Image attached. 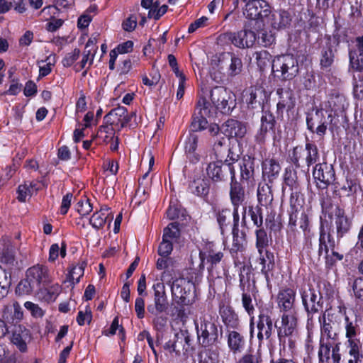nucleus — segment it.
Here are the masks:
<instances>
[{"instance_id":"1","label":"nucleus","mask_w":363,"mask_h":363,"mask_svg":"<svg viewBox=\"0 0 363 363\" xmlns=\"http://www.w3.org/2000/svg\"><path fill=\"white\" fill-rule=\"evenodd\" d=\"M228 152L227 158L224 161V164L228 167L231 175L230 196L232 204L233 205V230L238 228L239 221L238 207L244 205L245 199V191L241 184L235 179V169L234 164L238 162V155L232 153L230 149H227Z\"/></svg>"},{"instance_id":"2","label":"nucleus","mask_w":363,"mask_h":363,"mask_svg":"<svg viewBox=\"0 0 363 363\" xmlns=\"http://www.w3.org/2000/svg\"><path fill=\"white\" fill-rule=\"evenodd\" d=\"M197 335L201 345L208 347L215 345L221 335L215 320L208 314H204L194 320Z\"/></svg>"},{"instance_id":"3","label":"nucleus","mask_w":363,"mask_h":363,"mask_svg":"<svg viewBox=\"0 0 363 363\" xmlns=\"http://www.w3.org/2000/svg\"><path fill=\"white\" fill-rule=\"evenodd\" d=\"M272 70L281 79H292L299 71L298 60L293 55H278L272 61Z\"/></svg>"},{"instance_id":"4","label":"nucleus","mask_w":363,"mask_h":363,"mask_svg":"<svg viewBox=\"0 0 363 363\" xmlns=\"http://www.w3.org/2000/svg\"><path fill=\"white\" fill-rule=\"evenodd\" d=\"M257 37L255 32L244 29L237 33H227L219 35L218 43L223 45L224 43L231 42L239 48H252Z\"/></svg>"},{"instance_id":"5","label":"nucleus","mask_w":363,"mask_h":363,"mask_svg":"<svg viewBox=\"0 0 363 363\" xmlns=\"http://www.w3.org/2000/svg\"><path fill=\"white\" fill-rule=\"evenodd\" d=\"M210 97L215 108L223 113H230L235 106L234 95L223 86L214 87L211 91Z\"/></svg>"},{"instance_id":"6","label":"nucleus","mask_w":363,"mask_h":363,"mask_svg":"<svg viewBox=\"0 0 363 363\" xmlns=\"http://www.w3.org/2000/svg\"><path fill=\"white\" fill-rule=\"evenodd\" d=\"M215 65L221 69L226 67L228 76L238 75L242 69V60L233 52H223L211 60V65Z\"/></svg>"},{"instance_id":"7","label":"nucleus","mask_w":363,"mask_h":363,"mask_svg":"<svg viewBox=\"0 0 363 363\" xmlns=\"http://www.w3.org/2000/svg\"><path fill=\"white\" fill-rule=\"evenodd\" d=\"M246 2L244 15L247 18L256 21L260 28L267 15L269 5L264 0H244Z\"/></svg>"},{"instance_id":"8","label":"nucleus","mask_w":363,"mask_h":363,"mask_svg":"<svg viewBox=\"0 0 363 363\" xmlns=\"http://www.w3.org/2000/svg\"><path fill=\"white\" fill-rule=\"evenodd\" d=\"M152 288L154 290L153 303L147 306V312L151 315H157V313L166 312L169 308V303L165 292L164 284L159 281L155 283Z\"/></svg>"},{"instance_id":"9","label":"nucleus","mask_w":363,"mask_h":363,"mask_svg":"<svg viewBox=\"0 0 363 363\" xmlns=\"http://www.w3.org/2000/svg\"><path fill=\"white\" fill-rule=\"evenodd\" d=\"M194 288L191 281L184 278L176 279L171 286L174 300L181 306L188 305L190 302L188 295Z\"/></svg>"},{"instance_id":"10","label":"nucleus","mask_w":363,"mask_h":363,"mask_svg":"<svg viewBox=\"0 0 363 363\" xmlns=\"http://www.w3.org/2000/svg\"><path fill=\"white\" fill-rule=\"evenodd\" d=\"M313 176L316 186L320 189H325L335 180V171L332 164L323 162L315 165Z\"/></svg>"},{"instance_id":"11","label":"nucleus","mask_w":363,"mask_h":363,"mask_svg":"<svg viewBox=\"0 0 363 363\" xmlns=\"http://www.w3.org/2000/svg\"><path fill=\"white\" fill-rule=\"evenodd\" d=\"M301 295L309 320L311 319V315L318 313L322 309L320 293L308 286L301 289Z\"/></svg>"},{"instance_id":"12","label":"nucleus","mask_w":363,"mask_h":363,"mask_svg":"<svg viewBox=\"0 0 363 363\" xmlns=\"http://www.w3.org/2000/svg\"><path fill=\"white\" fill-rule=\"evenodd\" d=\"M262 23L263 27L281 30L287 28L291 23V15L286 11H271L269 9Z\"/></svg>"},{"instance_id":"13","label":"nucleus","mask_w":363,"mask_h":363,"mask_svg":"<svg viewBox=\"0 0 363 363\" xmlns=\"http://www.w3.org/2000/svg\"><path fill=\"white\" fill-rule=\"evenodd\" d=\"M332 114L329 113L326 118L323 109H316L307 117L306 122L308 128L311 131L314 132V128L317 125L315 132L317 135L323 136L326 133L328 121H332Z\"/></svg>"},{"instance_id":"14","label":"nucleus","mask_w":363,"mask_h":363,"mask_svg":"<svg viewBox=\"0 0 363 363\" xmlns=\"http://www.w3.org/2000/svg\"><path fill=\"white\" fill-rule=\"evenodd\" d=\"M280 341H284L286 337L293 336L297 327V320L294 312L284 313L280 322L275 323Z\"/></svg>"},{"instance_id":"15","label":"nucleus","mask_w":363,"mask_h":363,"mask_svg":"<svg viewBox=\"0 0 363 363\" xmlns=\"http://www.w3.org/2000/svg\"><path fill=\"white\" fill-rule=\"evenodd\" d=\"M26 277L33 286H35L38 289L42 284H47L52 280L48 267L40 264L30 267L26 272Z\"/></svg>"},{"instance_id":"16","label":"nucleus","mask_w":363,"mask_h":363,"mask_svg":"<svg viewBox=\"0 0 363 363\" xmlns=\"http://www.w3.org/2000/svg\"><path fill=\"white\" fill-rule=\"evenodd\" d=\"M320 324V338L327 340L337 342L339 330L337 323L333 320L330 313L325 312L319 317Z\"/></svg>"},{"instance_id":"17","label":"nucleus","mask_w":363,"mask_h":363,"mask_svg":"<svg viewBox=\"0 0 363 363\" xmlns=\"http://www.w3.org/2000/svg\"><path fill=\"white\" fill-rule=\"evenodd\" d=\"M240 170V180L243 184L249 188L255 186V160L250 156H244L239 163Z\"/></svg>"},{"instance_id":"18","label":"nucleus","mask_w":363,"mask_h":363,"mask_svg":"<svg viewBox=\"0 0 363 363\" xmlns=\"http://www.w3.org/2000/svg\"><path fill=\"white\" fill-rule=\"evenodd\" d=\"M220 131L228 138L237 140L245 137L247 133L245 123L235 119H228L220 126Z\"/></svg>"},{"instance_id":"19","label":"nucleus","mask_w":363,"mask_h":363,"mask_svg":"<svg viewBox=\"0 0 363 363\" xmlns=\"http://www.w3.org/2000/svg\"><path fill=\"white\" fill-rule=\"evenodd\" d=\"M196 110L199 116H194L191 123V128L194 131H201L207 128L208 121L206 118L210 110L208 107V102L205 98L201 97L196 106Z\"/></svg>"},{"instance_id":"20","label":"nucleus","mask_w":363,"mask_h":363,"mask_svg":"<svg viewBox=\"0 0 363 363\" xmlns=\"http://www.w3.org/2000/svg\"><path fill=\"white\" fill-rule=\"evenodd\" d=\"M331 222L335 226L337 236L342 238L350 228L351 221L347 217L343 209L336 207L331 213Z\"/></svg>"},{"instance_id":"21","label":"nucleus","mask_w":363,"mask_h":363,"mask_svg":"<svg viewBox=\"0 0 363 363\" xmlns=\"http://www.w3.org/2000/svg\"><path fill=\"white\" fill-rule=\"evenodd\" d=\"M302 152H306V162L308 166L316 162L319 158L318 150L315 145L311 144L310 143H307L306 144L305 149H302V147H296L294 149L292 161L296 164V166L298 167L300 155Z\"/></svg>"},{"instance_id":"22","label":"nucleus","mask_w":363,"mask_h":363,"mask_svg":"<svg viewBox=\"0 0 363 363\" xmlns=\"http://www.w3.org/2000/svg\"><path fill=\"white\" fill-rule=\"evenodd\" d=\"M279 101L277 105V111L282 113L284 111H289L295 106V97L290 87H281L277 90Z\"/></svg>"},{"instance_id":"23","label":"nucleus","mask_w":363,"mask_h":363,"mask_svg":"<svg viewBox=\"0 0 363 363\" xmlns=\"http://www.w3.org/2000/svg\"><path fill=\"white\" fill-rule=\"evenodd\" d=\"M296 299V291L290 288L279 291L277 297L278 306L286 313L294 312V306Z\"/></svg>"},{"instance_id":"24","label":"nucleus","mask_w":363,"mask_h":363,"mask_svg":"<svg viewBox=\"0 0 363 363\" xmlns=\"http://www.w3.org/2000/svg\"><path fill=\"white\" fill-rule=\"evenodd\" d=\"M126 118L127 109L123 106H118L105 116L104 121L106 123L120 125L121 127H123L130 122V119Z\"/></svg>"},{"instance_id":"25","label":"nucleus","mask_w":363,"mask_h":363,"mask_svg":"<svg viewBox=\"0 0 363 363\" xmlns=\"http://www.w3.org/2000/svg\"><path fill=\"white\" fill-rule=\"evenodd\" d=\"M274 125V116L269 112H264L261 118V127L256 135V140L259 143H264L267 133L273 130Z\"/></svg>"},{"instance_id":"26","label":"nucleus","mask_w":363,"mask_h":363,"mask_svg":"<svg viewBox=\"0 0 363 363\" xmlns=\"http://www.w3.org/2000/svg\"><path fill=\"white\" fill-rule=\"evenodd\" d=\"M112 219L113 216L110 208L105 206L101 207L99 211L92 215L89 223L94 228L99 230L102 228L107 222L110 223Z\"/></svg>"},{"instance_id":"27","label":"nucleus","mask_w":363,"mask_h":363,"mask_svg":"<svg viewBox=\"0 0 363 363\" xmlns=\"http://www.w3.org/2000/svg\"><path fill=\"white\" fill-rule=\"evenodd\" d=\"M30 337L29 330L22 325H16L13 331L11 342L21 351H26V341Z\"/></svg>"},{"instance_id":"28","label":"nucleus","mask_w":363,"mask_h":363,"mask_svg":"<svg viewBox=\"0 0 363 363\" xmlns=\"http://www.w3.org/2000/svg\"><path fill=\"white\" fill-rule=\"evenodd\" d=\"M97 49L98 48H94L93 49L84 50L81 60L76 62L74 66V69L77 72L84 70L82 75L85 76L86 74L87 70L93 64Z\"/></svg>"},{"instance_id":"29","label":"nucleus","mask_w":363,"mask_h":363,"mask_svg":"<svg viewBox=\"0 0 363 363\" xmlns=\"http://www.w3.org/2000/svg\"><path fill=\"white\" fill-rule=\"evenodd\" d=\"M257 337L259 340L269 338L274 330L273 321L268 315L261 314L257 323Z\"/></svg>"},{"instance_id":"30","label":"nucleus","mask_w":363,"mask_h":363,"mask_svg":"<svg viewBox=\"0 0 363 363\" xmlns=\"http://www.w3.org/2000/svg\"><path fill=\"white\" fill-rule=\"evenodd\" d=\"M39 189V184L35 182H26L18 188V200L25 202Z\"/></svg>"},{"instance_id":"31","label":"nucleus","mask_w":363,"mask_h":363,"mask_svg":"<svg viewBox=\"0 0 363 363\" xmlns=\"http://www.w3.org/2000/svg\"><path fill=\"white\" fill-rule=\"evenodd\" d=\"M262 174L264 177H267L269 181L275 179L281 169V167L278 162L274 159L267 158L262 162Z\"/></svg>"},{"instance_id":"32","label":"nucleus","mask_w":363,"mask_h":363,"mask_svg":"<svg viewBox=\"0 0 363 363\" xmlns=\"http://www.w3.org/2000/svg\"><path fill=\"white\" fill-rule=\"evenodd\" d=\"M327 106L330 109L331 112H334L335 114H337L347 108L348 103L343 94H333L330 96Z\"/></svg>"},{"instance_id":"33","label":"nucleus","mask_w":363,"mask_h":363,"mask_svg":"<svg viewBox=\"0 0 363 363\" xmlns=\"http://www.w3.org/2000/svg\"><path fill=\"white\" fill-rule=\"evenodd\" d=\"M189 189L192 194L198 196H205L209 191L208 182L201 178L194 179L190 184Z\"/></svg>"},{"instance_id":"34","label":"nucleus","mask_w":363,"mask_h":363,"mask_svg":"<svg viewBox=\"0 0 363 363\" xmlns=\"http://www.w3.org/2000/svg\"><path fill=\"white\" fill-rule=\"evenodd\" d=\"M228 345L234 353L240 352L244 348L245 340L243 337L236 331H232L228 335Z\"/></svg>"},{"instance_id":"35","label":"nucleus","mask_w":363,"mask_h":363,"mask_svg":"<svg viewBox=\"0 0 363 363\" xmlns=\"http://www.w3.org/2000/svg\"><path fill=\"white\" fill-rule=\"evenodd\" d=\"M346 345L349 349V354L355 359L356 363H361L362 354L360 352L362 343L359 338L347 339Z\"/></svg>"},{"instance_id":"36","label":"nucleus","mask_w":363,"mask_h":363,"mask_svg":"<svg viewBox=\"0 0 363 363\" xmlns=\"http://www.w3.org/2000/svg\"><path fill=\"white\" fill-rule=\"evenodd\" d=\"M257 198L260 205L267 206L273 201L270 186L267 184H259L257 189Z\"/></svg>"},{"instance_id":"37","label":"nucleus","mask_w":363,"mask_h":363,"mask_svg":"<svg viewBox=\"0 0 363 363\" xmlns=\"http://www.w3.org/2000/svg\"><path fill=\"white\" fill-rule=\"evenodd\" d=\"M337 342L320 338L318 358L320 362H328L330 359V350H333L334 345Z\"/></svg>"},{"instance_id":"38","label":"nucleus","mask_w":363,"mask_h":363,"mask_svg":"<svg viewBox=\"0 0 363 363\" xmlns=\"http://www.w3.org/2000/svg\"><path fill=\"white\" fill-rule=\"evenodd\" d=\"M221 160L211 162L207 167V174L213 181H220L224 177Z\"/></svg>"},{"instance_id":"39","label":"nucleus","mask_w":363,"mask_h":363,"mask_svg":"<svg viewBox=\"0 0 363 363\" xmlns=\"http://www.w3.org/2000/svg\"><path fill=\"white\" fill-rule=\"evenodd\" d=\"M189 346V337L184 333H177L174 340V352L179 355L182 352L187 351Z\"/></svg>"},{"instance_id":"40","label":"nucleus","mask_w":363,"mask_h":363,"mask_svg":"<svg viewBox=\"0 0 363 363\" xmlns=\"http://www.w3.org/2000/svg\"><path fill=\"white\" fill-rule=\"evenodd\" d=\"M242 306L245 308V311L248 313V315L251 317L250 318V335L251 337H252L253 334V320H254V312H255V307L252 303V299L250 296V294L247 293H243L242 295Z\"/></svg>"},{"instance_id":"41","label":"nucleus","mask_w":363,"mask_h":363,"mask_svg":"<svg viewBox=\"0 0 363 363\" xmlns=\"http://www.w3.org/2000/svg\"><path fill=\"white\" fill-rule=\"evenodd\" d=\"M113 125L114 124L106 123V125H101L99 128L98 137L106 143L113 141L116 138Z\"/></svg>"},{"instance_id":"42","label":"nucleus","mask_w":363,"mask_h":363,"mask_svg":"<svg viewBox=\"0 0 363 363\" xmlns=\"http://www.w3.org/2000/svg\"><path fill=\"white\" fill-rule=\"evenodd\" d=\"M274 255L268 251H264L259 254V262L261 264V272L267 275V272L270 271L274 265Z\"/></svg>"},{"instance_id":"43","label":"nucleus","mask_w":363,"mask_h":363,"mask_svg":"<svg viewBox=\"0 0 363 363\" xmlns=\"http://www.w3.org/2000/svg\"><path fill=\"white\" fill-rule=\"evenodd\" d=\"M330 236L328 234L321 231L319 238V255H324L326 258L328 256L329 248L334 247V242L330 240Z\"/></svg>"},{"instance_id":"44","label":"nucleus","mask_w":363,"mask_h":363,"mask_svg":"<svg viewBox=\"0 0 363 363\" xmlns=\"http://www.w3.org/2000/svg\"><path fill=\"white\" fill-rule=\"evenodd\" d=\"M223 257L221 252H215L214 250H209L208 252H200L199 258L201 259V265L203 264L205 259L207 262L211 263L212 265L216 264L220 262Z\"/></svg>"},{"instance_id":"45","label":"nucleus","mask_w":363,"mask_h":363,"mask_svg":"<svg viewBox=\"0 0 363 363\" xmlns=\"http://www.w3.org/2000/svg\"><path fill=\"white\" fill-rule=\"evenodd\" d=\"M86 264L84 262L79 263L72 268L67 278V281L71 284H77L80 278L84 275V271Z\"/></svg>"},{"instance_id":"46","label":"nucleus","mask_w":363,"mask_h":363,"mask_svg":"<svg viewBox=\"0 0 363 363\" xmlns=\"http://www.w3.org/2000/svg\"><path fill=\"white\" fill-rule=\"evenodd\" d=\"M61 292V286L58 284L41 290L42 298L47 302H53Z\"/></svg>"},{"instance_id":"47","label":"nucleus","mask_w":363,"mask_h":363,"mask_svg":"<svg viewBox=\"0 0 363 363\" xmlns=\"http://www.w3.org/2000/svg\"><path fill=\"white\" fill-rule=\"evenodd\" d=\"M11 285L10 275L0 267V298L7 296Z\"/></svg>"},{"instance_id":"48","label":"nucleus","mask_w":363,"mask_h":363,"mask_svg":"<svg viewBox=\"0 0 363 363\" xmlns=\"http://www.w3.org/2000/svg\"><path fill=\"white\" fill-rule=\"evenodd\" d=\"M254 56L255 57L256 63L261 71L267 67L272 61L271 55L266 50L256 52Z\"/></svg>"},{"instance_id":"49","label":"nucleus","mask_w":363,"mask_h":363,"mask_svg":"<svg viewBox=\"0 0 363 363\" xmlns=\"http://www.w3.org/2000/svg\"><path fill=\"white\" fill-rule=\"evenodd\" d=\"M179 235L178 225L176 223H171L164 229L162 238L174 242L177 240Z\"/></svg>"},{"instance_id":"50","label":"nucleus","mask_w":363,"mask_h":363,"mask_svg":"<svg viewBox=\"0 0 363 363\" xmlns=\"http://www.w3.org/2000/svg\"><path fill=\"white\" fill-rule=\"evenodd\" d=\"M60 255L62 258L66 256V245L62 242L61 247L58 244H52L49 250L48 260L50 262H55Z\"/></svg>"},{"instance_id":"51","label":"nucleus","mask_w":363,"mask_h":363,"mask_svg":"<svg viewBox=\"0 0 363 363\" xmlns=\"http://www.w3.org/2000/svg\"><path fill=\"white\" fill-rule=\"evenodd\" d=\"M55 62V57L51 55L48 57L45 61H42V65H39V77L48 75L51 72Z\"/></svg>"},{"instance_id":"52","label":"nucleus","mask_w":363,"mask_h":363,"mask_svg":"<svg viewBox=\"0 0 363 363\" xmlns=\"http://www.w3.org/2000/svg\"><path fill=\"white\" fill-rule=\"evenodd\" d=\"M232 216H233V212L231 213L230 209H223L217 213V221L222 233H223L225 228L230 223V219Z\"/></svg>"},{"instance_id":"53","label":"nucleus","mask_w":363,"mask_h":363,"mask_svg":"<svg viewBox=\"0 0 363 363\" xmlns=\"http://www.w3.org/2000/svg\"><path fill=\"white\" fill-rule=\"evenodd\" d=\"M256 247L259 254L264 252V248L268 245V238L266 232L262 229L256 230Z\"/></svg>"},{"instance_id":"54","label":"nucleus","mask_w":363,"mask_h":363,"mask_svg":"<svg viewBox=\"0 0 363 363\" xmlns=\"http://www.w3.org/2000/svg\"><path fill=\"white\" fill-rule=\"evenodd\" d=\"M345 337L347 339L355 338L358 335L357 325L350 320L348 316L345 317Z\"/></svg>"},{"instance_id":"55","label":"nucleus","mask_w":363,"mask_h":363,"mask_svg":"<svg viewBox=\"0 0 363 363\" xmlns=\"http://www.w3.org/2000/svg\"><path fill=\"white\" fill-rule=\"evenodd\" d=\"M357 184L351 180H347L346 183L340 188V194L342 196H354L357 191Z\"/></svg>"},{"instance_id":"56","label":"nucleus","mask_w":363,"mask_h":363,"mask_svg":"<svg viewBox=\"0 0 363 363\" xmlns=\"http://www.w3.org/2000/svg\"><path fill=\"white\" fill-rule=\"evenodd\" d=\"M350 65L357 72L363 71V55H357L354 52H350Z\"/></svg>"},{"instance_id":"57","label":"nucleus","mask_w":363,"mask_h":363,"mask_svg":"<svg viewBox=\"0 0 363 363\" xmlns=\"http://www.w3.org/2000/svg\"><path fill=\"white\" fill-rule=\"evenodd\" d=\"M38 289L35 286H33L32 283L28 280V277L21 281L17 286L16 291L19 294H30L35 290Z\"/></svg>"},{"instance_id":"58","label":"nucleus","mask_w":363,"mask_h":363,"mask_svg":"<svg viewBox=\"0 0 363 363\" xmlns=\"http://www.w3.org/2000/svg\"><path fill=\"white\" fill-rule=\"evenodd\" d=\"M160 4L157 1H155L152 8L149 10L148 17L150 18L159 19L162 16H163L167 11V6L162 5L160 8H158Z\"/></svg>"},{"instance_id":"59","label":"nucleus","mask_w":363,"mask_h":363,"mask_svg":"<svg viewBox=\"0 0 363 363\" xmlns=\"http://www.w3.org/2000/svg\"><path fill=\"white\" fill-rule=\"evenodd\" d=\"M77 212L82 216L88 215L92 211V206L88 199L79 200L76 206Z\"/></svg>"},{"instance_id":"60","label":"nucleus","mask_w":363,"mask_h":363,"mask_svg":"<svg viewBox=\"0 0 363 363\" xmlns=\"http://www.w3.org/2000/svg\"><path fill=\"white\" fill-rule=\"evenodd\" d=\"M80 56V50L79 49H74L70 52L66 54L65 57L63 58L62 63L64 67H70L72 65L74 66L76 61L79 58Z\"/></svg>"},{"instance_id":"61","label":"nucleus","mask_w":363,"mask_h":363,"mask_svg":"<svg viewBox=\"0 0 363 363\" xmlns=\"http://www.w3.org/2000/svg\"><path fill=\"white\" fill-rule=\"evenodd\" d=\"M92 314L89 306H86L84 311H79L77 317V322L79 325H84L86 323H90Z\"/></svg>"},{"instance_id":"62","label":"nucleus","mask_w":363,"mask_h":363,"mask_svg":"<svg viewBox=\"0 0 363 363\" xmlns=\"http://www.w3.org/2000/svg\"><path fill=\"white\" fill-rule=\"evenodd\" d=\"M173 250V242L162 238V241L158 247V254L161 257H168Z\"/></svg>"},{"instance_id":"63","label":"nucleus","mask_w":363,"mask_h":363,"mask_svg":"<svg viewBox=\"0 0 363 363\" xmlns=\"http://www.w3.org/2000/svg\"><path fill=\"white\" fill-rule=\"evenodd\" d=\"M262 92V91L260 89L252 88L249 89L245 96L246 103L249 106L250 105L252 108H254V105L256 104L257 103L260 104V102L258 101L257 99L258 95L261 94Z\"/></svg>"},{"instance_id":"64","label":"nucleus","mask_w":363,"mask_h":363,"mask_svg":"<svg viewBox=\"0 0 363 363\" xmlns=\"http://www.w3.org/2000/svg\"><path fill=\"white\" fill-rule=\"evenodd\" d=\"M352 290L355 298L363 301V278L359 277L354 279Z\"/></svg>"}]
</instances>
